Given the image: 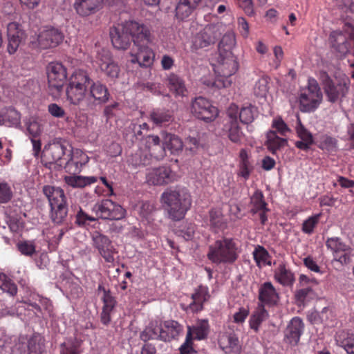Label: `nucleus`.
<instances>
[{
    "mask_svg": "<svg viewBox=\"0 0 354 354\" xmlns=\"http://www.w3.org/2000/svg\"><path fill=\"white\" fill-rule=\"evenodd\" d=\"M160 201L169 217L174 221L183 219L192 205L191 195L187 189L178 186L167 188L161 194Z\"/></svg>",
    "mask_w": 354,
    "mask_h": 354,
    "instance_id": "obj_1",
    "label": "nucleus"
},
{
    "mask_svg": "<svg viewBox=\"0 0 354 354\" xmlns=\"http://www.w3.org/2000/svg\"><path fill=\"white\" fill-rule=\"evenodd\" d=\"M239 246L236 240L223 236L208 246L207 258L212 263L233 264L239 258Z\"/></svg>",
    "mask_w": 354,
    "mask_h": 354,
    "instance_id": "obj_2",
    "label": "nucleus"
},
{
    "mask_svg": "<svg viewBox=\"0 0 354 354\" xmlns=\"http://www.w3.org/2000/svg\"><path fill=\"white\" fill-rule=\"evenodd\" d=\"M91 80L86 71L81 69L74 71L68 79L66 84L67 100L71 104L78 106L81 109Z\"/></svg>",
    "mask_w": 354,
    "mask_h": 354,
    "instance_id": "obj_3",
    "label": "nucleus"
},
{
    "mask_svg": "<svg viewBox=\"0 0 354 354\" xmlns=\"http://www.w3.org/2000/svg\"><path fill=\"white\" fill-rule=\"evenodd\" d=\"M43 193L49 203L52 222L57 225L64 223L68 216V204L64 191L58 187L45 185Z\"/></svg>",
    "mask_w": 354,
    "mask_h": 354,
    "instance_id": "obj_4",
    "label": "nucleus"
},
{
    "mask_svg": "<svg viewBox=\"0 0 354 354\" xmlns=\"http://www.w3.org/2000/svg\"><path fill=\"white\" fill-rule=\"evenodd\" d=\"M239 69V62L232 51L225 50L219 53L217 63L214 65V71L219 77L215 80L212 86L218 88H227L232 84L230 77L234 75Z\"/></svg>",
    "mask_w": 354,
    "mask_h": 354,
    "instance_id": "obj_5",
    "label": "nucleus"
},
{
    "mask_svg": "<svg viewBox=\"0 0 354 354\" xmlns=\"http://www.w3.org/2000/svg\"><path fill=\"white\" fill-rule=\"evenodd\" d=\"M346 15L345 17L343 15L342 17L345 21L344 30L346 32V34L333 31L329 36V41L332 47L341 55H345L350 51L351 44L354 39V26L351 18L348 19L349 16L347 15L348 12L353 14L351 6L346 8Z\"/></svg>",
    "mask_w": 354,
    "mask_h": 354,
    "instance_id": "obj_6",
    "label": "nucleus"
},
{
    "mask_svg": "<svg viewBox=\"0 0 354 354\" xmlns=\"http://www.w3.org/2000/svg\"><path fill=\"white\" fill-rule=\"evenodd\" d=\"M223 31L221 24H210L205 26L192 38V48L194 50L210 47L220 39Z\"/></svg>",
    "mask_w": 354,
    "mask_h": 354,
    "instance_id": "obj_7",
    "label": "nucleus"
},
{
    "mask_svg": "<svg viewBox=\"0 0 354 354\" xmlns=\"http://www.w3.org/2000/svg\"><path fill=\"white\" fill-rule=\"evenodd\" d=\"M109 97L110 93L107 86L100 81L94 82L91 80L81 110L93 111L97 105L106 104L109 100Z\"/></svg>",
    "mask_w": 354,
    "mask_h": 354,
    "instance_id": "obj_8",
    "label": "nucleus"
},
{
    "mask_svg": "<svg viewBox=\"0 0 354 354\" xmlns=\"http://www.w3.org/2000/svg\"><path fill=\"white\" fill-rule=\"evenodd\" d=\"M209 324L207 319H198L194 326H187V332L184 343L179 350L180 354H194L193 340H203L207 337Z\"/></svg>",
    "mask_w": 354,
    "mask_h": 354,
    "instance_id": "obj_9",
    "label": "nucleus"
},
{
    "mask_svg": "<svg viewBox=\"0 0 354 354\" xmlns=\"http://www.w3.org/2000/svg\"><path fill=\"white\" fill-rule=\"evenodd\" d=\"M322 94L317 81L309 79L308 86L304 89L299 96V109L302 112H311L319 106Z\"/></svg>",
    "mask_w": 354,
    "mask_h": 354,
    "instance_id": "obj_10",
    "label": "nucleus"
},
{
    "mask_svg": "<svg viewBox=\"0 0 354 354\" xmlns=\"http://www.w3.org/2000/svg\"><path fill=\"white\" fill-rule=\"evenodd\" d=\"M92 210L102 219L121 220L126 214V210L120 205L110 199L97 202L93 205Z\"/></svg>",
    "mask_w": 354,
    "mask_h": 354,
    "instance_id": "obj_11",
    "label": "nucleus"
},
{
    "mask_svg": "<svg viewBox=\"0 0 354 354\" xmlns=\"http://www.w3.org/2000/svg\"><path fill=\"white\" fill-rule=\"evenodd\" d=\"M191 113L196 118L209 122L217 118L218 110L207 99L200 96L192 101Z\"/></svg>",
    "mask_w": 354,
    "mask_h": 354,
    "instance_id": "obj_12",
    "label": "nucleus"
},
{
    "mask_svg": "<svg viewBox=\"0 0 354 354\" xmlns=\"http://www.w3.org/2000/svg\"><path fill=\"white\" fill-rule=\"evenodd\" d=\"M92 241L93 247L97 250L105 262L113 264L114 257L118 254V251L110 239L107 236L96 232L92 236Z\"/></svg>",
    "mask_w": 354,
    "mask_h": 354,
    "instance_id": "obj_13",
    "label": "nucleus"
},
{
    "mask_svg": "<svg viewBox=\"0 0 354 354\" xmlns=\"http://www.w3.org/2000/svg\"><path fill=\"white\" fill-rule=\"evenodd\" d=\"M96 64L101 71L111 79L118 78L120 72V66L115 62L109 50L102 48L99 50L95 56Z\"/></svg>",
    "mask_w": 354,
    "mask_h": 354,
    "instance_id": "obj_14",
    "label": "nucleus"
},
{
    "mask_svg": "<svg viewBox=\"0 0 354 354\" xmlns=\"http://www.w3.org/2000/svg\"><path fill=\"white\" fill-rule=\"evenodd\" d=\"M326 245L333 254L334 259L342 265H348L352 262V249L342 243L339 238H328Z\"/></svg>",
    "mask_w": 354,
    "mask_h": 354,
    "instance_id": "obj_15",
    "label": "nucleus"
},
{
    "mask_svg": "<svg viewBox=\"0 0 354 354\" xmlns=\"http://www.w3.org/2000/svg\"><path fill=\"white\" fill-rule=\"evenodd\" d=\"M67 78L65 66L59 62H51L48 66V82L50 89L59 93L62 90Z\"/></svg>",
    "mask_w": 354,
    "mask_h": 354,
    "instance_id": "obj_16",
    "label": "nucleus"
},
{
    "mask_svg": "<svg viewBox=\"0 0 354 354\" xmlns=\"http://www.w3.org/2000/svg\"><path fill=\"white\" fill-rule=\"evenodd\" d=\"M149 44L142 43L133 46L130 52L131 63H137L142 67H149L153 64L155 53Z\"/></svg>",
    "mask_w": 354,
    "mask_h": 354,
    "instance_id": "obj_17",
    "label": "nucleus"
},
{
    "mask_svg": "<svg viewBox=\"0 0 354 354\" xmlns=\"http://www.w3.org/2000/svg\"><path fill=\"white\" fill-rule=\"evenodd\" d=\"M127 28L132 38L133 46L138 44H151L153 37L151 31L147 26L136 21H125Z\"/></svg>",
    "mask_w": 354,
    "mask_h": 354,
    "instance_id": "obj_18",
    "label": "nucleus"
},
{
    "mask_svg": "<svg viewBox=\"0 0 354 354\" xmlns=\"http://www.w3.org/2000/svg\"><path fill=\"white\" fill-rule=\"evenodd\" d=\"M229 121L225 124V130L227 132L229 140L236 144H241L245 135L241 129L237 121V107L231 106L227 110Z\"/></svg>",
    "mask_w": 354,
    "mask_h": 354,
    "instance_id": "obj_19",
    "label": "nucleus"
},
{
    "mask_svg": "<svg viewBox=\"0 0 354 354\" xmlns=\"http://www.w3.org/2000/svg\"><path fill=\"white\" fill-rule=\"evenodd\" d=\"M321 80L328 100L331 102H337L340 95L344 96L347 92L346 83L335 84L326 72L321 73Z\"/></svg>",
    "mask_w": 354,
    "mask_h": 354,
    "instance_id": "obj_20",
    "label": "nucleus"
},
{
    "mask_svg": "<svg viewBox=\"0 0 354 354\" xmlns=\"http://www.w3.org/2000/svg\"><path fill=\"white\" fill-rule=\"evenodd\" d=\"M109 34L114 48L126 50L130 46L131 40L125 22L111 28Z\"/></svg>",
    "mask_w": 354,
    "mask_h": 354,
    "instance_id": "obj_21",
    "label": "nucleus"
},
{
    "mask_svg": "<svg viewBox=\"0 0 354 354\" xmlns=\"http://www.w3.org/2000/svg\"><path fill=\"white\" fill-rule=\"evenodd\" d=\"M148 183L153 185H163L176 180V174L169 167L162 166L153 168L147 174Z\"/></svg>",
    "mask_w": 354,
    "mask_h": 354,
    "instance_id": "obj_22",
    "label": "nucleus"
},
{
    "mask_svg": "<svg viewBox=\"0 0 354 354\" xmlns=\"http://www.w3.org/2000/svg\"><path fill=\"white\" fill-rule=\"evenodd\" d=\"M304 323L300 317H293L284 330L283 341L290 346H297L304 333Z\"/></svg>",
    "mask_w": 354,
    "mask_h": 354,
    "instance_id": "obj_23",
    "label": "nucleus"
},
{
    "mask_svg": "<svg viewBox=\"0 0 354 354\" xmlns=\"http://www.w3.org/2000/svg\"><path fill=\"white\" fill-rule=\"evenodd\" d=\"M250 212L254 215L259 214L261 223L265 225L268 221L267 213L270 211L268 208V203L264 199L263 192L257 189L250 197Z\"/></svg>",
    "mask_w": 354,
    "mask_h": 354,
    "instance_id": "obj_24",
    "label": "nucleus"
},
{
    "mask_svg": "<svg viewBox=\"0 0 354 354\" xmlns=\"http://www.w3.org/2000/svg\"><path fill=\"white\" fill-rule=\"evenodd\" d=\"M218 345L225 354H241L242 345L234 332H225L218 337Z\"/></svg>",
    "mask_w": 354,
    "mask_h": 354,
    "instance_id": "obj_25",
    "label": "nucleus"
},
{
    "mask_svg": "<svg viewBox=\"0 0 354 354\" xmlns=\"http://www.w3.org/2000/svg\"><path fill=\"white\" fill-rule=\"evenodd\" d=\"M64 35L61 31L53 27H46L38 35V43L42 48H53L58 46L63 40Z\"/></svg>",
    "mask_w": 354,
    "mask_h": 354,
    "instance_id": "obj_26",
    "label": "nucleus"
},
{
    "mask_svg": "<svg viewBox=\"0 0 354 354\" xmlns=\"http://www.w3.org/2000/svg\"><path fill=\"white\" fill-rule=\"evenodd\" d=\"M65 147L60 143H53L45 146L41 156V162L46 167L60 161L65 154Z\"/></svg>",
    "mask_w": 354,
    "mask_h": 354,
    "instance_id": "obj_27",
    "label": "nucleus"
},
{
    "mask_svg": "<svg viewBox=\"0 0 354 354\" xmlns=\"http://www.w3.org/2000/svg\"><path fill=\"white\" fill-rule=\"evenodd\" d=\"M8 46L9 54H14L18 49L20 44L25 39V32L15 22L9 23L7 27Z\"/></svg>",
    "mask_w": 354,
    "mask_h": 354,
    "instance_id": "obj_28",
    "label": "nucleus"
},
{
    "mask_svg": "<svg viewBox=\"0 0 354 354\" xmlns=\"http://www.w3.org/2000/svg\"><path fill=\"white\" fill-rule=\"evenodd\" d=\"M258 299L261 304L274 306L279 303L280 297L273 284L266 281L259 289Z\"/></svg>",
    "mask_w": 354,
    "mask_h": 354,
    "instance_id": "obj_29",
    "label": "nucleus"
},
{
    "mask_svg": "<svg viewBox=\"0 0 354 354\" xmlns=\"http://www.w3.org/2000/svg\"><path fill=\"white\" fill-rule=\"evenodd\" d=\"M297 136L300 139L295 142V146L304 151H308L314 144L313 134L304 126L299 116L295 127Z\"/></svg>",
    "mask_w": 354,
    "mask_h": 354,
    "instance_id": "obj_30",
    "label": "nucleus"
},
{
    "mask_svg": "<svg viewBox=\"0 0 354 354\" xmlns=\"http://www.w3.org/2000/svg\"><path fill=\"white\" fill-rule=\"evenodd\" d=\"M71 157L68 160L65 165V169L70 174L78 173L82 167L85 165L89 160L88 156L79 149H73Z\"/></svg>",
    "mask_w": 354,
    "mask_h": 354,
    "instance_id": "obj_31",
    "label": "nucleus"
},
{
    "mask_svg": "<svg viewBox=\"0 0 354 354\" xmlns=\"http://www.w3.org/2000/svg\"><path fill=\"white\" fill-rule=\"evenodd\" d=\"M103 0H75L73 7L80 17H88L98 12Z\"/></svg>",
    "mask_w": 354,
    "mask_h": 354,
    "instance_id": "obj_32",
    "label": "nucleus"
},
{
    "mask_svg": "<svg viewBox=\"0 0 354 354\" xmlns=\"http://www.w3.org/2000/svg\"><path fill=\"white\" fill-rule=\"evenodd\" d=\"M274 279L280 285L291 287L295 281V274L285 262H281L274 270Z\"/></svg>",
    "mask_w": 354,
    "mask_h": 354,
    "instance_id": "obj_33",
    "label": "nucleus"
},
{
    "mask_svg": "<svg viewBox=\"0 0 354 354\" xmlns=\"http://www.w3.org/2000/svg\"><path fill=\"white\" fill-rule=\"evenodd\" d=\"M183 326L175 320L165 321L162 326L161 341L171 342L177 339L183 333Z\"/></svg>",
    "mask_w": 354,
    "mask_h": 354,
    "instance_id": "obj_34",
    "label": "nucleus"
},
{
    "mask_svg": "<svg viewBox=\"0 0 354 354\" xmlns=\"http://www.w3.org/2000/svg\"><path fill=\"white\" fill-rule=\"evenodd\" d=\"M209 298L208 288L200 286L192 295V301L189 304V308L192 312L197 313L203 310V304Z\"/></svg>",
    "mask_w": 354,
    "mask_h": 354,
    "instance_id": "obj_35",
    "label": "nucleus"
},
{
    "mask_svg": "<svg viewBox=\"0 0 354 354\" xmlns=\"http://www.w3.org/2000/svg\"><path fill=\"white\" fill-rule=\"evenodd\" d=\"M167 86L176 97H184L187 94V89L184 80L175 73H170L167 79Z\"/></svg>",
    "mask_w": 354,
    "mask_h": 354,
    "instance_id": "obj_36",
    "label": "nucleus"
},
{
    "mask_svg": "<svg viewBox=\"0 0 354 354\" xmlns=\"http://www.w3.org/2000/svg\"><path fill=\"white\" fill-rule=\"evenodd\" d=\"M147 152L156 160L162 159L165 155V148L160 145V139L158 136L149 135L146 138Z\"/></svg>",
    "mask_w": 354,
    "mask_h": 354,
    "instance_id": "obj_37",
    "label": "nucleus"
},
{
    "mask_svg": "<svg viewBox=\"0 0 354 354\" xmlns=\"http://www.w3.org/2000/svg\"><path fill=\"white\" fill-rule=\"evenodd\" d=\"M201 2V0H179L176 7V17L183 21L189 17Z\"/></svg>",
    "mask_w": 354,
    "mask_h": 354,
    "instance_id": "obj_38",
    "label": "nucleus"
},
{
    "mask_svg": "<svg viewBox=\"0 0 354 354\" xmlns=\"http://www.w3.org/2000/svg\"><path fill=\"white\" fill-rule=\"evenodd\" d=\"M162 326L156 322H151L140 333V338L147 342L149 340H161Z\"/></svg>",
    "mask_w": 354,
    "mask_h": 354,
    "instance_id": "obj_39",
    "label": "nucleus"
},
{
    "mask_svg": "<svg viewBox=\"0 0 354 354\" xmlns=\"http://www.w3.org/2000/svg\"><path fill=\"white\" fill-rule=\"evenodd\" d=\"M163 147L165 150L170 151L171 153H178L181 151L183 147V142L181 139L174 134L162 132Z\"/></svg>",
    "mask_w": 354,
    "mask_h": 354,
    "instance_id": "obj_40",
    "label": "nucleus"
},
{
    "mask_svg": "<svg viewBox=\"0 0 354 354\" xmlns=\"http://www.w3.org/2000/svg\"><path fill=\"white\" fill-rule=\"evenodd\" d=\"M64 182L73 188H84L97 182L95 176H66Z\"/></svg>",
    "mask_w": 354,
    "mask_h": 354,
    "instance_id": "obj_41",
    "label": "nucleus"
},
{
    "mask_svg": "<svg viewBox=\"0 0 354 354\" xmlns=\"http://www.w3.org/2000/svg\"><path fill=\"white\" fill-rule=\"evenodd\" d=\"M266 138V145L272 154H275L278 150L288 145L287 139L279 137L274 131H268Z\"/></svg>",
    "mask_w": 354,
    "mask_h": 354,
    "instance_id": "obj_42",
    "label": "nucleus"
},
{
    "mask_svg": "<svg viewBox=\"0 0 354 354\" xmlns=\"http://www.w3.org/2000/svg\"><path fill=\"white\" fill-rule=\"evenodd\" d=\"M44 338L39 333H35L28 341L27 354H46Z\"/></svg>",
    "mask_w": 354,
    "mask_h": 354,
    "instance_id": "obj_43",
    "label": "nucleus"
},
{
    "mask_svg": "<svg viewBox=\"0 0 354 354\" xmlns=\"http://www.w3.org/2000/svg\"><path fill=\"white\" fill-rule=\"evenodd\" d=\"M151 158L147 150L138 149L129 156L127 162L134 167L145 166L149 164Z\"/></svg>",
    "mask_w": 354,
    "mask_h": 354,
    "instance_id": "obj_44",
    "label": "nucleus"
},
{
    "mask_svg": "<svg viewBox=\"0 0 354 354\" xmlns=\"http://www.w3.org/2000/svg\"><path fill=\"white\" fill-rule=\"evenodd\" d=\"M150 118L152 122L159 126L166 125L173 120L172 113L165 109H156L151 111Z\"/></svg>",
    "mask_w": 354,
    "mask_h": 354,
    "instance_id": "obj_45",
    "label": "nucleus"
},
{
    "mask_svg": "<svg viewBox=\"0 0 354 354\" xmlns=\"http://www.w3.org/2000/svg\"><path fill=\"white\" fill-rule=\"evenodd\" d=\"M268 316L269 314L265 308V305L259 304L250 319V328L257 331L261 324L265 321Z\"/></svg>",
    "mask_w": 354,
    "mask_h": 354,
    "instance_id": "obj_46",
    "label": "nucleus"
},
{
    "mask_svg": "<svg viewBox=\"0 0 354 354\" xmlns=\"http://www.w3.org/2000/svg\"><path fill=\"white\" fill-rule=\"evenodd\" d=\"M209 215L210 226L215 231L222 230L226 227L227 222L220 209H212Z\"/></svg>",
    "mask_w": 354,
    "mask_h": 354,
    "instance_id": "obj_47",
    "label": "nucleus"
},
{
    "mask_svg": "<svg viewBox=\"0 0 354 354\" xmlns=\"http://www.w3.org/2000/svg\"><path fill=\"white\" fill-rule=\"evenodd\" d=\"M235 35L232 32H227L222 37L218 45L219 53H224L225 50L231 51V49L235 46Z\"/></svg>",
    "mask_w": 354,
    "mask_h": 354,
    "instance_id": "obj_48",
    "label": "nucleus"
},
{
    "mask_svg": "<svg viewBox=\"0 0 354 354\" xmlns=\"http://www.w3.org/2000/svg\"><path fill=\"white\" fill-rule=\"evenodd\" d=\"M0 289L14 296L17 292L16 284L6 274L0 272Z\"/></svg>",
    "mask_w": 354,
    "mask_h": 354,
    "instance_id": "obj_49",
    "label": "nucleus"
},
{
    "mask_svg": "<svg viewBox=\"0 0 354 354\" xmlns=\"http://www.w3.org/2000/svg\"><path fill=\"white\" fill-rule=\"evenodd\" d=\"M155 212L154 205L148 201L142 202L139 207L140 216L148 223H151L153 220Z\"/></svg>",
    "mask_w": 354,
    "mask_h": 354,
    "instance_id": "obj_50",
    "label": "nucleus"
},
{
    "mask_svg": "<svg viewBox=\"0 0 354 354\" xmlns=\"http://www.w3.org/2000/svg\"><path fill=\"white\" fill-rule=\"evenodd\" d=\"M252 254L258 266H260L261 263H266L268 266L271 265L270 261H267L268 259L270 257V254L264 247L258 245L255 247Z\"/></svg>",
    "mask_w": 354,
    "mask_h": 354,
    "instance_id": "obj_51",
    "label": "nucleus"
},
{
    "mask_svg": "<svg viewBox=\"0 0 354 354\" xmlns=\"http://www.w3.org/2000/svg\"><path fill=\"white\" fill-rule=\"evenodd\" d=\"M346 334L342 332L337 335L336 341L348 354H354V339L346 337Z\"/></svg>",
    "mask_w": 354,
    "mask_h": 354,
    "instance_id": "obj_52",
    "label": "nucleus"
},
{
    "mask_svg": "<svg viewBox=\"0 0 354 354\" xmlns=\"http://www.w3.org/2000/svg\"><path fill=\"white\" fill-rule=\"evenodd\" d=\"M26 125L30 138H38L42 132L41 123L35 118H30Z\"/></svg>",
    "mask_w": 354,
    "mask_h": 354,
    "instance_id": "obj_53",
    "label": "nucleus"
},
{
    "mask_svg": "<svg viewBox=\"0 0 354 354\" xmlns=\"http://www.w3.org/2000/svg\"><path fill=\"white\" fill-rule=\"evenodd\" d=\"M269 78L268 77H261L256 82L254 87V93L256 96L264 97L268 92Z\"/></svg>",
    "mask_w": 354,
    "mask_h": 354,
    "instance_id": "obj_54",
    "label": "nucleus"
},
{
    "mask_svg": "<svg viewBox=\"0 0 354 354\" xmlns=\"http://www.w3.org/2000/svg\"><path fill=\"white\" fill-rule=\"evenodd\" d=\"M321 214H317L308 217L302 224L301 230L304 233L311 234L314 232V229L319 223Z\"/></svg>",
    "mask_w": 354,
    "mask_h": 354,
    "instance_id": "obj_55",
    "label": "nucleus"
},
{
    "mask_svg": "<svg viewBox=\"0 0 354 354\" xmlns=\"http://www.w3.org/2000/svg\"><path fill=\"white\" fill-rule=\"evenodd\" d=\"M255 111L252 105L242 107L239 111L240 121L245 124L251 123L254 119Z\"/></svg>",
    "mask_w": 354,
    "mask_h": 354,
    "instance_id": "obj_56",
    "label": "nucleus"
},
{
    "mask_svg": "<svg viewBox=\"0 0 354 354\" xmlns=\"http://www.w3.org/2000/svg\"><path fill=\"white\" fill-rule=\"evenodd\" d=\"M17 246L18 250L24 256L32 257L36 253V246L33 241H20Z\"/></svg>",
    "mask_w": 354,
    "mask_h": 354,
    "instance_id": "obj_57",
    "label": "nucleus"
},
{
    "mask_svg": "<svg viewBox=\"0 0 354 354\" xmlns=\"http://www.w3.org/2000/svg\"><path fill=\"white\" fill-rule=\"evenodd\" d=\"M314 292L312 287L299 288L296 290L295 297L297 302L304 304L308 299L311 298Z\"/></svg>",
    "mask_w": 354,
    "mask_h": 354,
    "instance_id": "obj_58",
    "label": "nucleus"
},
{
    "mask_svg": "<svg viewBox=\"0 0 354 354\" xmlns=\"http://www.w3.org/2000/svg\"><path fill=\"white\" fill-rule=\"evenodd\" d=\"M12 192L10 185L3 181H0V203H6L11 200Z\"/></svg>",
    "mask_w": 354,
    "mask_h": 354,
    "instance_id": "obj_59",
    "label": "nucleus"
},
{
    "mask_svg": "<svg viewBox=\"0 0 354 354\" xmlns=\"http://www.w3.org/2000/svg\"><path fill=\"white\" fill-rule=\"evenodd\" d=\"M337 147V140L328 135H323L320 138L319 147L327 151H333Z\"/></svg>",
    "mask_w": 354,
    "mask_h": 354,
    "instance_id": "obj_60",
    "label": "nucleus"
},
{
    "mask_svg": "<svg viewBox=\"0 0 354 354\" xmlns=\"http://www.w3.org/2000/svg\"><path fill=\"white\" fill-rule=\"evenodd\" d=\"M103 310L113 311L115 306L116 301L111 295V292H105L102 297Z\"/></svg>",
    "mask_w": 354,
    "mask_h": 354,
    "instance_id": "obj_61",
    "label": "nucleus"
},
{
    "mask_svg": "<svg viewBox=\"0 0 354 354\" xmlns=\"http://www.w3.org/2000/svg\"><path fill=\"white\" fill-rule=\"evenodd\" d=\"M96 218L88 215L81 207L76 214L75 223L79 226H83L88 223V221H95Z\"/></svg>",
    "mask_w": 354,
    "mask_h": 354,
    "instance_id": "obj_62",
    "label": "nucleus"
},
{
    "mask_svg": "<svg viewBox=\"0 0 354 354\" xmlns=\"http://www.w3.org/2000/svg\"><path fill=\"white\" fill-rule=\"evenodd\" d=\"M316 284H317V281L315 278H310L304 274H301L299 277L297 286L299 288H313V285Z\"/></svg>",
    "mask_w": 354,
    "mask_h": 354,
    "instance_id": "obj_63",
    "label": "nucleus"
},
{
    "mask_svg": "<svg viewBox=\"0 0 354 354\" xmlns=\"http://www.w3.org/2000/svg\"><path fill=\"white\" fill-rule=\"evenodd\" d=\"M272 126L273 128L276 129L277 132L281 136H286V133L290 131L285 122L280 118L274 119Z\"/></svg>",
    "mask_w": 354,
    "mask_h": 354,
    "instance_id": "obj_64",
    "label": "nucleus"
}]
</instances>
